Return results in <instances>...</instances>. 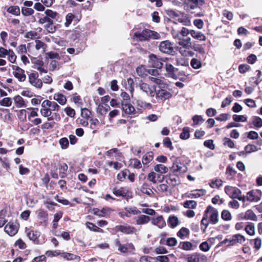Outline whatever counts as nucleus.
Returning a JSON list of instances; mask_svg holds the SVG:
<instances>
[{
    "instance_id": "680f3d73",
    "label": "nucleus",
    "mask_w": 262,
    "mask_h": 262,
    "mask_svg": "<svg viewBox=\"0 0 262 262\" xmlns=\"http://www.w3.org/2000/svg\"><path fill=\"white\" fill-rule=\"evenodd\" d=\"M253 124L255 127L258 128L262 127V119L259 117H254Z\"/></svg>"
},
{
    "instance_id": "a211bd4d",
    "label": "nucleus",
    "mask_w": 262,
    "mask_h": 262,
    "mask_svg": "<svg viewBox=\"0 0 262 262\" xmlns=\"http://www.w3.org/2000/svg\"><path fill=\"white\" fill-rule=\"evenodd\" d=\"M139 79L135 78V80L131 78H127L126 84V89L128 90L130 93L133 94L134 91V85L136 84V86H138L137 81H139Z\"/></svg>"
},
{
    "instance_id": "bb28decb",
    "label": "nucleus",
    "mask_w": 262,
    "mask_h": 262,
    "mask_svg": "<svg viewBox=\"0 0 262 262\" xmlns=\"http://www.w3.org/2000/svg\"><path fill=\"white\" fill-rule=\"evenodd\" d=\"M27 236L29 238L33 241L34 243L38 244V237L40 235V233L37 231L31 230L27 232Z\"/></svg>"
},
{
    "instance_id": "a19ab883",
    "label": "nucleus",
    "mask_w": 262,
    "mask_h": 262,
    "mask_svg": "<svg viewBox=\"0 0 262 262\" xmlns=\"http://www.w3.org/2000/svg\"><path fill=\"white\" fill-rule=\"evenodd\" d=\"M136 73L139 76L144 77L147 75L148 71L144 66L141 65L137 68Z\"/></svg>"
},
{
    "instance_id": "7ed1b4c3",
    "label": "nucleus",
    "mask_w": 262,
    "mask_h": 262,
    "mask_svg": "<svg viewBox=\"0 0 262 262\" xmlns=\"http://www.w3.org/2000/svg\"><path fill=\"white\" fill-rule=\"evenodd\" d=\"M45 16L42 15V17L39 18L38 23L40 24L47 23L46 28H49L50 26L53 25L54 20H57L58 14L56 12H54L50 9L46 10L45 11Z\"/></svg>"
},
{
    "instance_id": "37998d69",
    "label": "nucleus",
    "mask_w": 262,
    "mask_h": 262,
    "mask_svg": "<svg viewBox=\"0 0 262 262\" xmlns=\"http://www.w3.org/2000/svg\"><path fill=\"white\" fill-rule=\"evenodd\" d=\"M245 230L248 234L253 235L255 234L254 224L252 223H249V224L245 227Z\"/></svg>"
},
{
    "instance_id": "9d476101",
    "label": "nucleus",
    "mask_w": 262,
    "mask_h": 262,
    "mask_svg": "<svg viewBox=\"0 0 262 262\" xmlns=\"http://www.w3.org/2000/svg\"><path fill=\"white\" fill-rule=\"evenodd\" d=\"M261 193L259 190L250 191L247 192L246 199L250 202H258L260 199Z\"/></svg>"
},
{
    "instance_id": "c03bdc74",
    "label": "nucleus",
    "mask_w": 262,
    "mask_h": 262,
    "mask_svg": "<svg viewBox=\"0 0 262 262\" xmlns=\"http://www.w3.org/2000/svg\"><path fill=\"white\" fill-rule=\"evenodd\" d=\"M153 159V153L152 152H149L146 153L142 158V163L143 164H147L149 163Z\"/></svg>"
},
{
    "instance_id": "603ef678",
    "label": "nucleus",
    "mask_w": 262,
    "mask_h": 262,
    "mask_svg": "<svg viewBox=\"0 0 262 262\" xmlns=\"http://www.w3.org/2000/svg\"><path fill=\"white\" fill-rule=\"evenodd\" d=\"M191 67L195 69H198L202 67V63L200 60L196 58H192L190 61Z\"/></svg>"
},
{
    "instance_id": "4d7b16f0",
    "label": "nucleus",
    "mask_w": 262,
    "mask_h": 262,
    "mask_svg": "<svg viewBox=\"0 0 262 262\" xmlns=\"http://www.w3.org/2000/svg\"><path fill=\"white\" fill-rule=\"evenodd\" d=\"M91 115V112L86 108H81V116L86 120H88Z\"/></svg>"
},
{
    "instance_id": "79ce46f5",
    "label": "nucleus",
    "mask_w": 262,
    "mask_h": 262,
    "mask_svg": "<svg viewBox=\"0 0 262 262\" xmlns=\"http://www.w3.org/2000/svg\"><path fill=\"white\" fill-rule=\"evenodd\" d=\"M190 129L189 127H184L182 132L180 134V138L182 140L188 139L190 137Z\"/></svg>"
},
{
    "instance_id": "e433bc0d",
    "label": "nucleus",
    "mask_w": 262,
    "mask_h": 262,
    "mask_svg": "<svg viewBox=\"0 0 262 262\" xmlns=\"http://www.w3.org/2000/svg\"><path fill=\"white\" fill-rule=\"evenodd\" d=\"M179 53L184 57H192L194 53L191 49H185L183 48L179 49Z\"/></svg>"
},
{
    "instance_id": "2eb2a0df",
    "label": "nucleus",
    "mask_w": 262,
    "mask_h": 262,
    "mask_svg": "<svg viewBox=\"0 0 262 262\" xmlns=\"http://www.w3.org/2000/svg\"><path fill=\"white\" fill-rule=\"evenodd\" d=\"M40 113L43 117H49V116L51 115L52 112L50 107L47 103V99L44 100L41 103Z\"/></svg>"
},
{
    "instance_id": "09e8293b",
    "label": "nucleus",
    "mask_w": 262,
    "mask_h": 262,
    "mask_svg": "<svg viewBox=\"0 0 262 262\" xmlns=\"http://www.w3.org/2000/svg\"><path fill=\"white\" fill-rule=\"evenodd\" d=\"M68 165L66 163H63L60 165L59 169V176L61 178H63L66 176V173L68 169Z\"/></svg>"
},
{
    "instance_id": "20e7f679",
    "label": "nucleus",
    "mask_w": 262,
    "mask_h": 262,
    "mask_svg": "<svg viewBox=\"0 0 262 262\" xmlns=\"http://www.w3.org/2000/svg\"><path fill=\"white\" fill-rule=\"evenodd\" d=\"M225 192L232 199H237L243 202H245L246 200V196L242 195L241 190L237 187L226 186L225 187Z\"/></svg>"
},
{
    "instance_id": "c85d7f7f",
    "label": "nucleus",
    "mask_w": 262,
    "mask_h": 262,
    "mask_svg": "<svg viewBox=\"0 0 262 262\" xmlns=\"http://www.w3.org/2000/svg\"><path fill=\"white\" fill-rule=\"evenodd\" d=\"M190 234L189 229L186 227H182L177 233V235L181 239H183L187 237Z\"/></svg>"
},
{
    "instance_id": "6ab92c4d",
    "label": "nucleus",
    "mask_w": 262,
    "mask_h": 262,
    "mask_svg": "<svg viewBox=\"0 0 262 262\" xmlns=\"http://www.w3.org/2000/svg\"><path fill=\"white\" fill-rule=\"evenodd\" d=\"M191 36L193 39L200 41H206L207 39L206 36L202 32L194 30H191Z\"/></svg>"
},
{
    "instance_id": "f257e3e1",
    "label": "nucleus",
    "mask_w": 262,
    "mask_h": 262,
    "mask_svg": "<svg viewBox=\"0 0 262 262\" xmlns=\"http://www.w3.org/2000/svg\"><path fill=\"white\" fill-rule=\"evenodd\" d=\"M219 221V212L216 209L208 206L204 212L203 218L201 222V229L205 233L209 223L215 225Z\"/></svg>"
},
{
    "instance_id": "052dcab7",
    "label": "nucleus",
    "mask_w": 262,
    "mask_h": 262,
    "mask_svg": "<svg viewBox=\"0 0 262 262\" xmlns=\"http://www.w3.org/2000/svg\"><path fill=\"white\" fill-rule=\"evenodd\" d=\"M12 100L9 97H6L0 101V105L5 106H10L12 104Z\"/></svg>"
},
{
    "instance_id": "bf43d9fd",
    "label": "nucleus",
    "mask_w": 262,
    "mask_h": 262,
    "mask_svg": "<svg viewBox=\"0 0 262 262\" xmlns=\"http://www.w3.org/2000/svg\"><path fill=\"white\" fill-rule=\"evenodd\" d=\"M21 12L24 16H27L33 14L34 11L32 8L23 7L21 8Z\"/></svg>"
},
{
    "instance_id": "4be33fe9",
    "label": "nucleus",
    "mask_w": 262,
    "mask_h": 262,
    "mask_svg": "<svg viewBox=\"0 0 262 262\" xmlns=\"http://www.w3.org/2000/svg\"><path fill=\"white\" fill-rule=\"evenodd\" d=\"M122 110L127 114H133L135 112L134 107L131 104L126 101L122 102Z\"/></svg>"
},
{
    "instance_id": "6e6552de",
    "label": "nucleus",
    "mask_w": 262,
    "mask_h": 262,
    "mask_svg": "<svg viewBox=\"0 0 262 262\" xmlns=\"http://www.w3.org/2000/svg\"><path fill=\"white\" fill-rule=\"evenodd\" d=\"M116 232L120 231L124 234H130L136 232V229L129 225H118L115 228Z\"/></svg>"
},
{
    "instance_id": "de8ad7c7",
    "label": "nucleus",
    "mask_w": 262,
    "mask_h": 262,
    "mask_svg": "<svg viewBox=\"0 0 262 262\" xmlns=\"http://www.w3.org/2000/svg\"><path fill=\"white\" fill-rule=\"evenodd\" d=\"M197 206V203L195 201L189 200L184 203L183 206L186 208L194 209Z\"/></svg>"
},
{
    "instance_id": "0e129e2a",
    "label": "nucleus",
    "mask_w": 262,
    "mask_h": 262,
    "mask_svg": "<svg viewBox=\"0 0 262 262\" xmlns=\"http://www.w3.org/2000/svg\"><path fill=\"white\" fill-rule=\"evenodd\" d=\"M191 30L192 29L189 30L185 27H182L181 31H180V36L184 38L185 37H187L188 34L191 35Z\"/></svg>"
},
{
    "instance_id": "f3484780",
    "label": "nucleus",
    "mask_w": 262,
    "mask_h": 262,
    "mask_svg": "<svg viewBox=\"0 0 262 262\" xmlns=\"http://www.w3.org/2000/svg\"><path fill=\"white\" fill-rule=\"evenodd\" d=\"M178 44L180 47L179 48H183L185 49H192V43L191 42V38L188 37L186 38H180Z\"/></svg>"
},
{
    "instance_id": "338daca9",
    "label": "nucleus",
    "mask_w": 262,
    "mask_h": 262,
    "mask_svg": "<svg viewBox=\"0 0 262 262\" xmlns=\"http://www.w3.org/2000/svg\"><path fill=\"white\" fill-rule=\"evenodd\" d=\"M177 240L174 237H169L166 240V245L170 247H173L177 245Z\"/></svg>"
},
{
    "instance_id": "c9c22d12",
    "label": "nucleus",
    "mask_w": 262,
    "mask_h": 262,
    "mask_svg": "<svg viewBox=\"0 0 262 262\" xmlns=\"http://www.w3.org/2000/svg\"><path fill=\"white\" fill-rule=\"evenodd\" d=\"M192 244L189 242H181L180 243L179 248L186 251L192 249Z\"/></svg>"
},
{
    "instance_id": "39448f33",
    "label": "nucleus",
    "mask_w": 262,
    "mask_h": 262,
    "mask_svg": "<svg viewBox=\"0 0 262 262\" xmlns=\"http://www.w3.org/2000/svg\"><path fill=\"white\" fill-rule=\"evenodd\" d=\"M148 63L149 66L151 67L156 68V69H161L163 67V62H165L166 60V58H161L159 56L151 54L148 56Z\"/></svg>"
},
{
    "instance_id": "cd10ccee",
    "label": "nucleus",
    "mask_w": 262,
    "mask_h": 262,
    "mask_svg": "<svg viewBox=\"0 0 262 262\" xmlns=\"http://www.w3.org/2000/svg\"><path fill=\"white\" fill-rule=\"evenodd\" d=\"M128 190L124 187H120L119 188H114L113 189V193L117 196H123L125 197L126 196Z\"/></svg>"
},
{
    "instance_id": "0eeeda50",
    "label": "nucleus",
    "mask_w": 262,
    "mask_h": 262,
    "mask_svg": "<svg viewBox=\"0 0 262 262\" xmlns=\"http://www.w3.org/2000/svg\"><path fill=\"white\" fill-rule=\"evenodd\" d=\"M30 83L33 86L40 89L42 85V82L41 79L38 78V74L37 72L31 73L28 76Z\"/></svg>"
},
{
    "instance_id": "aec40b11",
    "label": "nucleus",
    "mask_w": 262,
    "mask_h": 262,
    "mask_svg": "<svg viewBox=\"0 0 262 262\" xmlns=\"http://www.w3.org/2000/svg\"><path fill=\"white\" fill-rule=\"evenodd\" d=\"M171 170L176 173V174L180 173L185 171V169L182 163H179L177 161L173 163V165L170 167Z\"/></svg>"
},
{
    "instance_id": "f8f14e48",
    "label": "nucleus",
    "mask_w": 262,
    "mask_h": 262,
    "mask_svg": "<svg viewBox=\"0 0 262 262\" xmlns=\"http://www.w3.org/2000/svg\"><path fill=\"white\" fill-rule=\"evenodd\" d=\"M12 68L14 71L13 72L14 76L18 79L19 81L23 82L25 81L26 76L25 74V71L16 66H13Z\"/></svg>"
},
{
    "instance_id": "5701e85b",
    "label": "nucleus",
    "mask_w": 262,
    "mask_h": 262,
    "mask_svg": "<svg viewBox=\"0 0 262 262\" xmlns=\"http://www.w3.org/2000/svg\"><path fill=\"white\" fill-rule=\"evenodd\" d=\"M151 223L159 228H162L165 226V222L162 215L159 216L156 218H152L151 219Z\"/></svg>"
},
{
    "instance_id": "9b49d317",
    "label": "nucleus",
    "mask_w": 262,
    "mask_h": 262,
    "mask_svg": "<svg viewBox=\"0 0 262 262\" xmlns=\"http://www.w3.org/2000/svg\"><path fill=\"white\" fill-rule=\"evenodd\" d=\"M155 95L157 99L164 101L172 97V94L166 90L160 89L157 91L155 90Z\"/></svg>"
},
{
    "instance_id": "774afa93",
    "label": "nucleus",
    "mask_w": 262,
    "mask_h": 262,
    "mask_svg": "<svg viewBox=\"0 0 262 262\" xmlns=\"http://www.w3.org/2000/svg\"><path fill=\"white\" fill-rule=\"evenodd\" d=\"M168 181H169L172 186H176L179 183V179L178 176H170Z\"/></svg>"
},
{
    "instance_id": "423d86ee",
    "label": "nucleus",
    "mask_w": 262,
    "mask_h": 262,
    "mask_svg": "<svg viewBox=\"0 0 262 262\" xmlns=\"http://www.w3.org/2000/svg\"><path fill=\"white\" fill-rule=\"evenodd\" d=\"M159 50L168 54H171L174 50L173 45L169 40H165L160 42L159 46Z\"/></svg>"
},
{
    "instance_id": "393cba45",
    "label": "nucleus",
    "mask_w": 262,
    "mask_h": 262,
    "mask_svg": "<svg viewBox=\"0 0 262 262\" xmlns=\"http://www.w3.org/2000/svg\"><path fill=\"white\" fill-rule=\"evenodd\" d=\"M206 192V190L203 189L194 190L188 195V197L190 198H198L204 195Z\"/></svg>"
},
{
    "instance_id": "a18cd8bd",
    "label": "nucleus",
    "mask_w": 262,
    "mask_h": 262,
    "mask_svg": "<svg viewBox=\"0 0 262 262\" xmlns=\"http://www.w3.org/2000/svg\"><path fill=\"white\" fill-rule=\"evenodd\" d=\"M7 12L15 15H19L20 14V9L18 6H12L9 7L7 9Z\"/></svg>"
},
{
    "instance_id": "13d9d810",
    "label": "nucleus",
    "mask_w": 262,
    "mask_h": 262,
    "mask_svg": "<svg viewBox=\"0 0 262 262\" xmlns=\"http://www.w3.org/2000/svg\"><path fill=\"white\" fill-rule=\"evenodd\" d=\"M221 217L225 221H230L232 218L230 212L227 210H223L221 213Z\"/></svg>"
},
{
    "instance_id": "5fc2aeb1",
    "label": "nucleus",
    "mask_w": 262,
    "mask_h": 262,
    "mask_svg": "<svg viewBox=\"0 0 262 262\" xmlns=\"http://www.w3.org/2000/svg\"><path fill=\"white\" fill-rule=\"evenodd\" d=\"M28 110L30 111V112L29 113V115L28 116V119L29 120H31V118L32 117H35L38 116V108H35V107H29L27 108Z\"/></svg>"
},
{
    "instance_id": "58836bf2",
    "label": "nucleus",
    "mask_w": 262,
    "mask_h": 262,
    "mask_svg": "<svg viewBox=\"0 0 262 262\" xmlns=\"http://www.w3.org/2000/svg\"><path fill=\"white\" fill-rule=\"evenodd\" d=\"M36 212L37 213V216L40 220L44 222L47 220L48 214L47 211L42 209H40L37 211Z\"/></svg>"
},
{
    "instance_id": "72a5a7b5",
    "label": "nucleus",
    "mask_w": 262,
    "mask_h": 262,
    "mask_svg": "<svg viewBox=\"0 0 262 262\" xmlns=\"http://www.w3.org/2000/svg\"><path fill=\"white\" fill-rule=\"evenodd\" d=\"M165 69L169 77L172 78L176 76L174 72L176 69L172 64L170 63H166Z\"/></svg>"
},
{
    "instance_id": "dca6fc26",
    "label": "nucleus",
    "mask_w": 262,
    "mask_h": 262,
    "mask_svg": "<svg viewBox=\"0 0 262 262\" xmlns=\"http://www.w3.org/2000/svg\"><path fill=\"white\" fill-rule=\"evenodd\" d=\"M205 256L200 253L195 252L187 255L186 260L187 262H199L200 260L203 259Z\"/></svg>"
},
{
    "instance_id": "8fccbe9b",
    "label": "nucleus",
    "mask_w": 262,
    "mask_h": 262,
    "mask_svg": "<svg viewBox=\"0 0 262 262\" xmlns=\"http://www.w3.org/2000/svg\"><path fill=\"white\" fill-rule=\"evenodd\" d=\"M236 172L230 166H228L226 169V176L227 179L228 180H231L235 175Z\"/></svg>"
},
{
    "instance_id": "7c9ffc66",
    "label": "nucleus",
    "mask_w": 262,
    "mask_h": 262,
    "mask_svg": "<svg viewBox=\"0 0 262 262\" xmlns=\"http://www.w3.org/2000/svg\"><path fill=\"white\" fill-rule=\"evenodd\" d=\"M53 99L54 100L57 101L60 104L64 105L67 102V99L66 97L60 93L55 94L53 96Z\"/></svg>"
},
{
    "instance_id": "a878e982",
    "label": "nucleus",
    "mask_w": 262,
    "mask_h": 262,
    "mask_svg": "<svg viewBox=\"0 0 262 262\" xmlns=\"http://www.w3.org/2000/svg\"><path fill=\"white\" fill-rule=\"evenodd\" d=\"M246 240L245 237L241 234H235L232 236L230 244L228 245H233L236 242L242 243Z\"/></svg>"
},
{
    "instance_id": "c756f323",
    "label": "nucleus",
    "mask_w": 262,
    "mask_h": 262,
    "mask_svg": "<svg viewBox=\"0 0 262 262\" xmlns=\"http://www.w3.org/2000/svg\"><path fill=\"white\" fill-rule=\"evenodd\" d=\"M61 256L67 260H72L74 259H80V256L76 255L72 253H70L68 252H63L60 254Z\"/></svg>"
},
{
    "instance_id": "4468645a",
    "label": "nucleus",
    "mask_w": 262,
    "mask_h": 262,
    "mask_svg": "<svg viewBox=\"0 0 262 262\" xmlns=\"http://www.w3.org/2000/svg\"><path fill=\"white\" fill-rule=\"evenodd\" d=\"M138 86L147 95L150 97H154L155 95V90L152 89L148 84L141 82L139 83Z\"/></svg>"
},
{
    "instance_id": "3c124183",
    "label": "nucleus",
    "mask_w": 262,
    "mask_h": 262,
    "mask_svg": "<svg viewBox=\"0 0 262 262\" xmlns=\"http://www.w3.org/2000/svg\"><path fill=\"white\" fill-rule=\"evenodd\" d=\"M110 109V106L108 105H106V107L104 106L102 104H99L97 108V112L101 115L105 114L108 110Z\"/></svg>"
},
{
    "instance_id": "b1692460",
    "label": "nucleus",
    "mask_w": 262,
    "mask_h": 262,
    "mask_svg": "<svg viewBox=\"0 0 262 262\" xmlns=\"http://www.w3.org/2000/svg\"><path fill=\"white\" fill-rule=\"evenodd\" d=\"M242 219L245 220H251L256 221L257 220V217L254 212L251 209L246 211Z\"/></svg>"
},
{
    "instance_id": "ddd939ff",
    "label": "nucleus",
    "mask_w": 262,
    "mask_h": 262,
    "mask_svg": "<svg viewBox=\"0 0 262 262\" xmlns=\"http://www.w3.org/2000/svg\"><path fill=\"white\" fill-rule=\"evenodd\" d=\"M18 226L13 223L9 222L5 227L4 230L10 236H14L18 232Z\"/></svg>"
},
{
    "instance_id": "1a4fd4ad",
    "label": "nucleus",
    "mask_w": 262,
    "mask_h": 262,
    "mask_svg": "<svg viewBox=\"0 0 262 262\" xmlns=\"http://www.w3.org/2000/svg\"><path fill=\"white\" fill-rule=\"evenodd\" d=\"M115 245L118 247V251L122 253H126L128 251L135 250V247L132 243H127L125 245H122L118 239L115 240Z\"/></svg>"
},
{
    "instance_id": "e2e57ef3",
    "label": "nucleus",
    "mask_w": 262,
    "mask_h": 262,
    "mask_svg": "<svg viewBox=\"0 0 262 262\" xmlns=\"http://www.w3.org/2000/svg\"><path fill=\"white\" fill-rule=\"evenodd\" d=\"M163 143L164 146L168 148L170 150H173V147L172 145V142L168 137H166L164 139Z\"/></svg>"
},
{
    "instance_id": "864d4df0",
    "label": "nucleus",
    "mask_w": 262,
    "mask_h": 262,
    "mask_svg": "<svg viewBox=\"0 0 262 262\" xmlns=\"http://www.w3.org/2000/svg\"><path fill=\"white\" fill-rule=\"evenodd\" d=\"M257 150V147L253 144H248L245 147V151L246 154H250Z\"/></svg>"
},
{
    "instance_id": "49530a36",
    "label": "nucleus",
    "mask_w": 262,
    "mask_h": 262,
    "mask_svg": "<svg viewBox=\"0 0 262 262\" xmlns=\"http://www.w3.org/2000/svg\"><path fill=\"white\" fill-rule=\"evenodd\" d=\"M149 78L151 81L159 85L160 87H164L165 83L163 79L157 77H150Z\"/></svg>"
},
{
    "instance_id": "f704fd0d",
    "label": "nucleus",
    "mask_w": 262,
    "mask_h": 262,
    "mask_svg": "<svg viewBox=\"0 0 262 262\" xmlns=\"http://www.w3.org/2000/svg\"><path fill=\"white\" fill-rule=\"evenodd\" d=\"M154 170L161 174H164L168 172V168L163 164H159L154 167Z\"/></svg>"
},
{
    "instance_id": "412c9836",
    "label": "nucleus",
    "mask_w": 262,
    "mask_h": 262,
    "mask_svg": "<svg viewBox=\"0 0 262 262\" xmlns=\"http://www.w3.org/2000/svg\"><path fill=\"white\" fill-rule=\"evenodd\" d=\"M136 224L142 225L147 224L150 220V217L148 216L141 214L135 218Z\"/></svg>"
},
{
    "instance_id": "69168bd1",
    "label": "nucleus",
    "mask_w": 262,
    "mask_h": 262,
    "mask_svg": "<svg viewBox=\"0 0 262 262\" xmlns=\"http://www.w3.org/2000/svg\"><path fill=\"white\" fill-rule=\"evenodd\" d=\"M222 181L221 179H216L214 181H212L209 185L211 187L214 188H219L222 185Z\"/></svg>"
},
{
    "instance_id": "4c0bfd02",
    "label": "nucleus",
    "mask_w": 262,
    "mask_h": 262,
    "mask_svg": "<svg viewBox=\"0 0 262 262\" xmlns=\"http://www.w3.org/2000/svg\"><path fill=\"white\" fill-rule=\"evenodd\" d=\"M179 223L178 218L176 216H170L168 220V224L169 226L172 228H175Z\"/></svg>"
},
{
    "instance_id": "6e6d98bb",
    "label": "nucleus",
    "mask_w": 262,
    "mask_h": 262,
    "mask_svg": "<svg viewBox=\"0 0 262 262\" xmlns=\"http://www.w3.org/2000/svg\"><path fill=\"white\" fill-rule=\"evenodd\" d=\"M47 103L50 107L51 112L54 111H58L60 108L59 105H58L57 103L55 102L51 101L49 100H47Z\"/></svg>"
},
{
    "instance_id": "473e14b6",
    "label": "nucleus",
    "mask_w": 262,
    "mask_h": 262,
    "mask_svg": "<svg viewBox=\"0 0 262 262\" xmlns=\"http://www.w3.org/2000/svg\"><path fill=\"white\" fill-rule=\"evenodd\" d=\"M140 190L142 193H145L149 196H151L153 194V192L151 189L149 188L148 184L146 183L143 184L140 189Z\"/></svg>"
},
{
    "instance_id": "2f4dec72",
    "label": "nucleus",
    "mask_w": 262,
    "mask_h": 262,
    "mask_svg": "<svg viewBox=\"0 0 262 262\" xmlns=\"http://www.w3.org/2000/svg\"><path fill=\"white\" fill-rule=\"evenodd\" d=\"M15 104L17 107H26L27 105L23 98L19 95H17L14 98Z\"/></svg>"
},
{
    "instance_id": "f03ea898",
    "label": "nucleus",
    "mask_w": 262,
    "mask_h": 262,
    "mask_svg": "<svg viewBox=\"0 0 262 262\" xmlns=\"http://www.w3.org/2000/svg\"><path fill=\"white\" fill-rule=\"evenodd\" d=\"M134 39L138 41H148L150 39H159L161 36L158 32L145 29L141 32H136L134 34Z\"/></svg>"
},
{
    "instance_id": "ea45409f",
    "label": "nucleus",
    "mask_w": 262,
    "mask_h": 262,
    "mask_svg": "<svg viewBox=\"0 0 262 262\" xmlns=\"http://www.w3.org/2000/svg\"><path fill=\"white\" fill-rule=\"evenodd\" d=\"M192 49L199 53L200 54L204 55L205 54V49L202 45L194 43L192 45Z\"/></svg>"
}]
</instances>
